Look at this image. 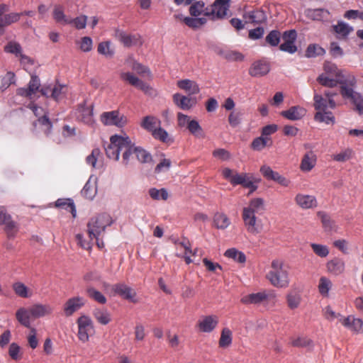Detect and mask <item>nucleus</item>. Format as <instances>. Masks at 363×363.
I'll return each mask as SVG.
<instances>
[{
    "label": "nucleus",
    "mask_w": 363,
    "mask_h": 363,
    "mask_svg": "<svg viewBox=\"0 0 363 363\" xmlns=\"http://www.w3.org/2000/svg\"><path fill=\"white\" fill-rule=\"evenodd\" d=\"M294 201L297 206L302 209H311L316 208L318 201L313 195L298 193L294 198Z\"/></svg>",
    "instance_id": "obj_17"
},
{
    "label": "nucleus",
    "mask_w": 363,
    "mask_h": 363,
    "mask_svg": "<svg viewBox=\"0 0 363 363\" xmlns=\"http://www.w3.org/2000/svg\"><path fill=\"white\" fill-rule=\"evenodd\" d=\"M326 267L328 271L335 275H339L345 271L344 261L337 257L328 262Z\"/></svg>",
    "instance_id": "obj_32"
},
{
    "label": "nucleus",
    "mask_w": 363,
    "mask_h": 363,
    "mask_svg": "<svg viewBox=\"0 0 363 363\" xmlns=\"http://www.w3.org/2000/svg\"><path fill=\"white\" fill-rule=\"evenodd\" d=\"M149 194L152 199L155 200H167L168 199L169 194L167 191L165 189H157L155 188H152L149 190Z\"/></svg>",
    "instance_id": "obj_60"
},
{
    "label": "nucleus",
    "mask_w": 363,
    "mask_h": 363,
    "mask_svg": "<svg viewBox=\"0 0 363 363\" xmlns=\"http://www.w3.org/2000/svg\"><path fill=\"white\" fill-rule=\"evenodd\" d=\"M16 83V75L13 72H7L4 76L0 77L1 91H4L11 84Z\"/></svg>",
    "instance_id": "obj_42"
},
{
    "label": "nucleus",
    "mask_w": 363,
    "mask_h": 363,
    "mask_svg": "<svg viewBox=\"0 0 363 363\" xmlns=\"http://www.w3.org/2000/svg\"><path fill=\"white\" fill-rule=\"evenodd\" d=\"M115 37L125 47H132L135 45H142L143 41L139 34H128L121 30H116Z\"/></svg>",
    "instance_id": "obj_11"
},
{
    "label": "nucleus",
    "mask_w": 363,
    "mask_h": 363,
    "mask_svg": "<svg viewBox=\"0 0 363 363\" xmlns=\"http://www.w3.org/2000/svg\"><path fill=\"white\" fill-rule=\"evenodd\" d=\"M339 321L346 328L352 331L357 333L363 331V321L359 318H355L354 316L349 315L346 318L342 317Z\"/></svg>",
    "instance_id": "obj_21"
},
{
    "label": "nucleus",
    "mask_w": 363,
    "mask_h": 363,
    "mask_svg": "<svg viewBox=\"0 0 363 363\" xmlns=\"http://www.w3.org/2000/svg\"><path fill=\"white\" fill-rule=\"evenodd\" d=\"M353 152L351 149H345L337 154L332 155L333 160L340 162H345L352 157Z\"/></svg>",
    "instance_id": "obj_57"
},
{
    "label": "nucleus",
    "mask_w": 363,
    "mask_h": 363,
    "mask_svg": "<svg viewBox=\"0 0 363 363\" xmlns=\"http://www.w3.org/2000/svg\"><path fill=\"white\" fill-rule=\"evenodd\" d=\"M324 53L325 50L320 46L315 44H311L308 46L305 55L307 57H315L316 56L323 55Z\"/></svg>",
    "instance_id": "obj_56"
},
{
    "label": "nucleus",
    "mask_w": 363,
    "mask_h": 363,
    "mask_svg": "<svg viewBox=\"0 0 363 363\" xmlns=\"http://www.w3.org/2000/svg\"><path fill=\"white\" fill-rule=\"evenodd\" d=\"M100 120L104 125L117 127H123L127 123L126 117L120 114L118 111L104 112L100 116Z\"/></svg>",
    "instance_id": "obj_10"
},
{
    "label": "nucleus",
    "mask_w": 363,
    "mask_h": 363,
    "mask_svg": "<svg viewBox=\"0 0 363 363\" xmlns=\"http://www.w3.org/2000/svg\"><path fill=\"white\" fill-rule=\"evenodd\" d=\"M77 323L78 325L77 336L79 340L82 342H87L89 335L94 332L92 320L86 315H82L77 319Z\"/></svg>",
    "instance_id": "obj_9"
},
{
    "label": "nucleus",
    "mask_w": 363,
    "mask_h": 363,
    "mask_svg": "<svg viewBox=\"0 0 363 363\" xmlns=\"http://www.w3.org/2000/svg\"><path fill=\"white\" fill-rule=\"evenodd\" d=\"M152 135L155 139L159 140L162 143H172L173 142L168 133L160 126L152 133Z\"/></svg>",
    "instance_id": "obj_49"
},
{
    "label": "nucleus",
    "mask_w": 363,
    "mask_h": 363,
    "mask_svg": "<svg viewBox=\"0 0 363 363\" xmlns=\"http://www.w3.org/2000/svg\"><path fill=\"white\" fill-rule=\"evenodd\" d=\"M52 17L56 23L62 25L69 24V18L66 16L64 11V6L60 4L54 6L52 11Z\"/></svg>",
    "instance_id": "obj_33"
},
{
    "label": "nucleus",
    "mask_w": 363,
    "mask_h": 363,
    "mask_svg": "<svg viewBox=\"0 0 363 363\" xmlns=\"http://www.w3.org/2000/svg\"><path fill=\"white\" fill-rule=\"evenodd\" d=\"M337 93L328 90L325 91L323 95L315 94L313 96L314 108L316 113L314 116L315 121L319 123H325L326 124L335 123V117L332 112L328 111V108L334 109L336 107V104L334 97Z\"/></svg>",
    "instance_id": "obj_1"
},
{
    "label": "nucleus",
    "mask_w": 363,
    "mask_h": 363,
    "mask_svg": "<svg viewBox=\"0 0 363 363\" xmlns=\"http://www.w3.org/2000/svg\"><path fill=\"white\" fill-rule=\"evenodd\" d=\"M277 295L272 290H264L257 293H252L242 297L240 301L245 305L254 304L267 305L269 303L273 304L276 302Z\"/></svg>",
    "instance_id": "obj_6"
},
{
    "label": "nucleus",
    "mask_w": 363,
    "mask_h": 363,
    "mask_svg": "<svg viewBox=\"0 0 363 363\" xmlns=\"http://www.w3.org/2000/svg\"><path fill=\"white\" fill-rule=\"evenodd\" d=\"M333 29L335 33L344 38H346L353 30L352 27L343 22H339L336 26H333Z\"/></svg>",
    "instance_id": "obj_58"
},
{
    "label": "nucleus",
    "mask_w": 363,
    "mask_h": 363,
    "mask_svg": "<svg viewBox=\"0 0 363 363\" xmlns=\"http://www.w3.org/2000/svg\"><path fill=\"white\" fill-rule=\"evenodd\" d=\"M53 312V308L50 304L35 303L30 306V313L33 319L50 315Z\"/></svg>",
    "instance_id": "obj_19"
},
{
    "label": "nucleus",
    "mask_w": 363,
    "mask_h": 363,
    "mask_svg": "<svg viewBox=\"0 0 363 363\" xmlns=\"http://www.w3.org/2000/svg\"><path fill=\"white\" fill-rule=\"evenodd\" d=\"M55 206L57 208L65 209L70 212L72 216H76L75 206L72 200L69 199H59L55 201Z\"/></svg>",
    "instance_id": "obj_39"
},
{
    "label": "nucleus",
    "mask_w": 363,
    "mask_h": 363,
    "mask_svg": "<svg viewBox=\"0 0 363 363\" xmlns=\"http://www.w3.org/2000/svg\"><path fill=\"white\" fill-rule=\"evenodd\" d=\"M86 294L91 299L99 303L105 304L107 301L106 298L102 293L92 286H88L86 289Z\"/></svg>",
    "instance_id": "obj_41"
},
{
    "label": "nucleus",
    "mask_w": 363,
    "mask_h": 363,
    "mask_svg": "<svg viewBox=\"0 0 363 363\" xmlns=\"http://www.w3.org/2000/svg\"><path fill=\"white\" fill-rule=\"evenodd\" d=\"M174 243L175 245H178L179 247L184 250V258L186 264L191 263L192 260L191 259L189 255L192 254V251L191 250V245L189 244V240H187L186 239H184L182 241L175 240ZM193 255H195V252H194Z\"/></svg>",
    "instance_id": "obj_52"
},
{
    "label": "nucleus",
    "mask_w": 363,
    "mask_h": 363,
    "mask_svg": "<svg viewBox=\"0 0 363 363\" xmlns=\"http://www.w3.org/2000/svg\"><path fill=\"white\" fill-rule=\"evenodd\" d=\"M260 172L267 180L274 181L284 187L289 186L291 183L289 179L281 175L279 172L273 171L269 166L264 165L261 167Z\"/></svg>",
    "instance_id": "obj_13"
},
{
    "label": "nucleus",
    "mask_w": 363,
    "mask_h": 363,
    "mask_svg": "<svg viewBox=\"0 0 363 363\" xmlns=\"http://www.w3.org/2000/svg\"><path fill=\"white\" fill-rule=\"evenodd\" d=\"M4 51L18 57L22 53V48L18 43L10 41L4 47Z\"/></svg>",
    "instance_id": "obj_61"
},
{
    "label": "nucleus",
    "mask_w": 363,
    "mask_h": 363,
    "mask_svg": "<svg viewBox=\"0 0 363 363\" xmlns=\"http://www.w3.org/2000/svg\"><path fill=\"white\" fill-rule=\"evenodd\" d=\"M96 194V187L89 180L85 184L82 190V194L87 199H93Z\"/></svg>",
    "instance_id": "obj_53"
},
{
    "label": "nucleus",
    "mask_w": 363,
    "mask_h": 363,
    "mask_svg": "<svg viewBox=\"0 0 363 363\" xmlns=\"http://www.w3.org/2000/svg\"><path fill=\"white\" fill-rule=\"evenodd\" d=\"M317 216L320 219L323 227L325 230L330 231L334 229L335 223L327 213L323 211H318Z\"/></svg>",
    "instance_id": "obj_51"
},
{
    "label": "nucleus",
    "mask_w": 363,
    "mask_h": 363,
    "mask_svg": "<svg viewBox=\"0 0 363 363\" xmlns=\"http://www.w3.org/2000/svg\"><path fill=\"white\" fill-rule=\"evenodd\" d=\"M264 210V200L261 198L252 199L247 207L243 208L242 218L247 231L257 235L261 232V228L257 224L256 213Z\"/></svg>",
    "instance_id": "obj_4"
},
{
    "label": "nucleus",
    "mask_w": 363,
    "mask_h": 363,
    "mask_svg": "<svg viewBox=\"0 0 363 363\" xmlns=\"http://www.w3.org/2000/svg\"><path fill=\"white\" fill-rule=\"evenodd\" d=\"M22 13H11L4 15L3 17L2 16H0V31L4 33L3 28L4 27L18 21Z\"/></svg>",
    "instance_id": "obj_37"
},
{
    "label": "nucleus",
    "mask_w": 363,
    "mask_h": 363,
    "mask_svg": "<svg viewBox=\"0 0 363 363\" xmlns=\"http://www.w3.org/2000/svg\"><path fill=\"white\" fill-rule=\"evenodd\" d=\"M97 51L99 54L105 55L106 57H112L114 55L113 50L111 49V42L105 41L99 44Z\"/></svg>",
    "instance_id": "obj_55"
},
{
    "label": "nucleus",
    "mask_w": 363,
    "mask_h": 363,
    "mask_svg": "<svg viewBox=\"0 0 363 363\" xmlns=\"http://www.w3.org/2000/svg\"><path fill=\"white\" fill-rule=\"evenodd\" d=\"M340 91L342 97L350 99L354 106V109L359 114H363V96L354 91L352 84L348 85L345 82H340Z\"/></svg>",
    "instance_id": "obj_8"
},
{
    "label": "nucleus",
    "mask_w": 363,
    "mask_h": 363,
    "mask_svg": "<svg viewBox=\"0 0 363 363\" xmlns=\"http://www.w3.org/2000/svg\"><path fill=\"white\" fill-rule=\"evenodd\" d=\"M9 357L13 360L16 361V360H19L20 359H21L22 354L21 353L20 346L16 342H12L9 345Z\"/></svg>",
    "instance_id": "obj_63"
},
{
    "label": "nucleus",
    "mask_w": 363,
    "mask_h": 363,
    "mask_svg": "<svg viewBox=\"0 0 363 363\" xmlns=\"http://www.w3.org/2000/svg\"><path fill=\"white\" fill-rule=\"evenodd\" d=\"M183 22L189 28L193 29H197L201 28L202 26L206 23V18L205 17L201 18H192V17H184L182 19Z\"/></svg>",
    "instance_id": "obj_45"
},
{
    "label": "nucleus",
    "mask_w": 363,
    "mask_h": 363,
    "mask_svg": "<svg viewBox=\"0 0 363 363\" xmlns=\"http://www.w3.org/2000/svg\"><path fill=\"white\" fill-rule=\"evenodd\" d=\"M4 225V230L9 238H13L16 236L18 231V227L17 223L12 220L11 216Z\"/></svg>",
    "instance_id": "obj_50"
},
{
    "label": "nucleus",
    "mask_w": 363,
    "mask_h": 363,
    "mask_svg": "<svg viewBox=\"0 0 363 363\" xmlns=\"http://www.w3.org/2000/svg\"><path fill=\"white\" fill-rule=\"evenodd\" d=\"M160 125V120L153 116H147L144 117L140 123V126L143 129L150 132L151 134Z\"/></svg>",
    "instance_id": "obj_26"
},
{
    "label": "nucleus",
    "mask_w": 363,
    "mask_h": 363,
    "mask_svg": "<svg viewBox=\"0 0 363 363\" xmlns=\"http://www.w3.org/2000/svg\"><path fill=\"white\" fill-rule=\"evenodd\" d=\"M267 279L276 288L285 289L289 286V268L281 259H274L266 274Z\"/></svg>",
    "instance_id": "obj_3"
},
{
    "label": "nucleus",
    "mask_w": 363,
    "mask_h": 363,
    "mask_svg": "<svg viewBox=\"0 0 363 363\" xmlns=\"http://www.w3.org/2000/svg\"><path fill=\"white\" fill-rule=\"evenodd\" d=\"M306 110L299 106H294L281 112V115L290 121H298L305 116Z\"/></svg>",
    "instance_id": "obj_22"
},
{
    "label": "nucleus",
    "mask_w": 363,
    "mask_h": 363,
    "mask_svg": "<svg viewBox=\"0 0 363 363\" xmlns=\"http://www.w3.org/2000/svg\"><path fill=\"white\" fill-rule=\"evenodd\" d=\"M194 0H186L185 4L186 5L191 4L189 7V13L192 16L197 17L201 14H203L205 16L206 11L208 7H205V3L202 1H197L194 3Z\"/></svg>",
    "instance_id": "obj_29"
},
{
    "label": "nucleus",
    "mask_w": 363,
    "mask_h": 363,
    "mask_svg": "<svg viewBox=\"0 0 363 363\" xmlns=\"http://www.w3.org/2000/svg\"><path fill=\"white\" fill-rule=\"evenodd\" d=\"M301 301V296L296 292H290L286 295L287 306L290 309L297 308Z\"/></svg>",
    "instance_id": "obj_48"
},
{
    "label": "nucleus",
    "mask_w": 363,
    "mask_h": 363,
    "mask_svg": "<svg viewBox=\"0 0 363 363\" xmlns=\"http://www.w3.org/2000/svg\"><path fill=\"white\" fill-rule=\"evenodd\" d=\"M111 223V217L106 213H102L92 218L87 224L89 237L91 240L94 238L98 240L101 234L104 232L106 228Z\"/></svg>",
    "instance_id": "obj_5"
},
{
    "label": "nucleus",
    "mask_w": 363,
    "mask_h": 363,
    "mask_svg": "<svg viewBox=\"0 0 363 363\" xmlns=\"http://www.w3.org/2000/svg\"><path fill=\"white\" fill-rule=\"evenodd\" d=\"M224 255L225 257L233 259L234 261L240 264H244L246 262L245 255L235 248L227 250L224 253Z\"/></svg>",
    "instance_id": "obj_40"
},
{
    "label": "nucleus",
    "mask_w": 363,
    "mask_h": 363,
    "mask_svg": "<svg viewBox=\"0 0 363 363\" xmlns=\"http://www.w3.org/2000/svg\"><path fill=\"white\" fill-rule=\"evenodd\" d=\"M297 34L295 30H290L284 32L282 38L284 43L279 45V50L290 54H294L297 51V47L295 45Z\"/></svg>",
    "instance_id": "obj_12"
},
{
    "label": "nucleus",
    "mask_w": 363,
    "mask_h": 363,
    "mask_svg": "<svg viewBox=\"0 0 363 363\" xmlns=\"http://www.w3.org/2000/svg\"><path fill=\"white\" fill-rule=\"evenodd\" d=\"M311 247L314 253L320 257H326L329 254V250L326 245L312 243Z\"/></svg>",
    "instance_id": "obj_64"
},
{
    "label": "nucleus",
    "mask_w": 363,
    "mask_h": 363,
    "mask_svg": "<svg viewBox=\"0 0 363 363\" xmlns=\"http://www.w3.org/2000/svg\"><path fill=\"white\" fill-rule=\"evenodd\" d=\"M177 84L179 89L184 90L189 95L196 94L200 91L198 84L190 79L179 80L177 82Z\"/></svg>",
    "instance_id": "obj_28"
},
{
    "label": "nucleus",
    "mask_w": 363,
    "mask_h": 363,
    "mask_svg": "<svg viewBox=\"0 0 363 363\" xmlns=\"http://www.w3.org/2000/svg\"><path fill=\"white\" fill-rule=\"evenodd\" d=\"M318 287V291L321 294V296H323V297H328L329 294V291L332 287V282L328 278L325 277H322L319 279Z\"/></svg>",
    "instance_id": "obj_46"
},
{
    "label": "nucleus",
    "mask_w": 363,
    "mask_h": 363,
    "mask_svg": "<svg viewBox=\"0 0 363 363\" xmlns=\"http://www.w3.org/2000/svg\"><path fill=\"white\" fill-rule=\"evenodd\" d=\"M317 81L323 86L333 88L337 86V81L330 78L326 74H320L318 79Z\"/></svg>",
    "instance_id": "obj_62"
},
{
    "label": "nucleus",
    "mask_w": 363,
    "mask_h": 363,
    "mask_svg": "<svg viewBox=\"0 0 363 363\" xmlns=\"http://www.w3.org/2000/svg\"><path fill=\"white\" fill-rule=\"evenodd\" d=\"M88 17L86 15H81L74 18H69V24L76 29L81 30L86 28Z\"/></svg>",
    "instance_id": "obj_59"
},
{
    "label": "nucleus",
    "mask_w": 363,
    "mask_h": 363,
    "mask_svg": "<svg viewBox=\"0 0 363 363\" xmlns=\"http://www.w3.org/2000/svg\"><path fill=\"white\" fill-rule=\"evenodd\" d=\"M111 287L115 294L120 295L125 299L135 302L133 298L135 296L136 294L127 285L124 284H116Z\"/></svg>",
    "instance_id": "obj_25"
},
{
    "label": "nucleus",
    "mask_w": 363,
    "mask_h": 363,
    "mask_svg": "<svg viewBox=\"0 0 363 363\" xmlns=\"http://www.w3.org/2000/svg\"><path fill=\"white\" fill-rule=\"evenodd\" d=\"M329 15L330 12L324 9H308L305 11V16L313 21H323Z\"/></svg>",
    "instance_id": "obj_31"
},
{
    "label": "nucleus",
    "mask_w": 363,
    "mask_h": 363,
    "mask_svg": "<svg viewBox=\"0 0 363 363\" xmlns=\"http://www.w3.org/2000/svg\"><path fill=\"white\" fill-rule=\"evenodd\" d=\"M270 71V65L268 62L260 60L255 61L249 69V74L253 77L264 76Z\"/></svg>",
    "instance_id": "obj_18"
},
{
    "label": "nucleus",
    "mask_w": 363,
    "mask_h": 363,
    "mask_svg": "<svg viewBox=\"0 0 363 363\" xmlns=\"http://www.w3.org/2000/svg\"><path fill=\"white\" fill-rule=\"evenodd\" d=\"M173 101L179 108L183 110L190 109L196 103L195 99L182 96L178 93L173 95Z\"/></svg>",
    "instance_id": "obj_24"
},
{
    "label": "nucleus",
    "mask_w": 363,
    "mask_h": 363,
    "mask_svg": "<svg viewBox=\"0 0 363 363\" xmlns=\"http://www.w3.org/2000/svg\"><path fill=\"white\" fill-rule=\"evenodd\" d=\"M213 223L217 228L225 229L230 225V220L225 213H216L213 217Z\"/></svg>",
    "instance_id": "obj_43"
},
{
    "label": "nucleus",
    "mask_w": 363,
    "mask_h": 363,
    "mask_svg": "<svg viewBox=\"0 0 363 363\" xmlns=\"http://www.w3.org/2000/svg\"><path fill=\"white\" fill-rule=\"evenodd\" d=\"M230 0H216L211 8L207 9L205 16L212 21L222 20L228 15Z\"/></svg>",
    "instance_id": "obj_7"
},
{
    "label": "nucleus",
    "mask_w": 363,
    "mask_h": 363,
    "mask_svg": "<svg viewBox=\"0 0 363 363\" xmlns=\"http://www.w3.org/2000/svg\"><path fill=\"white\" fill-rule=\"evenodd\" d=\"M121 78L128 82L130 85L141 90L145 94H150L152 90V88L147 83L144 82L130 72L121 73Z\"/></svg>",
    "instance_id": "obj_16"
},
{
    "label": "nucleus",
    "mask_w": 363,
    "mask_h": 363,
    "mask_svg": "<svg viewBox=\"0 0 363 363\" xmlns=\"http://www.w3.org/2000/svg\"><path fill=\"white\" fill-rule=\"evenodd\" d=\"M12 289L15 294L21 298H27L33 295L31 290L21 281L14 282L12 284Z\"/></svg>",
    "instance_id": "obj_36"
},
{
    "label": "nucleus",
    "mask_w": 363,
    "mask_h": 363,
    "mask_svg": "<svg viewBox=\"0 0 363 363\" xmlns=\"http://www.w3.org/2000/svg\"><path fill=\"white\" fill-rule=\"evenodd\" d=\"M218 318L216 315H207L203 317L198 323L199 330L203 333H211L217 326Z\"/></svg>",
    "instance_id": "obj_20"
},
{
    "label": "nucleus",
    "mask_w": 363,
    "mask_h": 363,
    "mask_svg": "<svg viewBox=\"0 0 363 363\" xmlns=\"http://www.w3.org/2000/svg\"><path fill=\"white\" fill-rule=\"evenodd\" d=\"M281 37V35L279 30H273L266 36L265 41L270 46L275 47L279 44Z\"/></svg>",
    "instance_id": "obj_54"
},
{
    "label": "nucleus",
    "mask_w": 363,
    "mask_h": 363,
    "mask_svg": "<svg viewBox=\"0 0 363 363\" xmlns=\"http://www.w3.org/2000/svg\"><path fill=\"white\" fill-rule=\"evenodd\" d=\"M233 334L231 330L228 328H224L220 334L219 340V347L225 348L229 347L232 343Z\"/></svg>",
    "instance_id": "obj_44"
},
{
    "label": "nucleus",
    "mask_w": 363,
    "mask_h": 363,
    "mask_svg": "<svg viewBox=\"0 0 363 363\" xmlns=\"http://www.w3.org/2000/svg\"><path fill=\"white\" fill-rule=\"evenodd\" d=\"M186 129L196 138H204V133L199 125V122L196 120H191L188 123Z\"/></svg>",
    "instance_id": "obj_47"
},
{
    "label": "nucleus",
    "mask_w": 363,
    "mask_h": 363,
    "mask_svg": "<svg viewBox=\"0 0 363 363\" xmlns=\"http://www.w3.org/2000/svg\"><path fill=\"white\" fill-rule=\"evenodd\" d=\"M79 115L78 116L79 118L83 121L84 123L88 125H91L94 123V113H93V106H85L84 105H82L79 107Z\"/></svg>",
    "instance_id": "obj_35"
},
{
    "label": "nucleus",
    "mask_w": 363,
    "mask_h": 363,
    "mask_svg": "<svg viewBox=\"0 0 363 363\" xmlns=\"http://www.w3.org/2000/svg\"><path fill=\"white\" fill-rule=\"evenodd\" d=\"M86 301L83 297L74 296L69 298L63 306L65 316L72 315L85 305Z\"/></svg>",
    "instance_id": "obj_14"
},
{
    "label": "nucleus",
    "mask_w": 363,
    "mask_h": 363,
    "mask_svg": "<svg viewBox=\"0 0 363 363\" xmlns=\"http://www.w3.org/2000/svg\"><path fill=\"white\" fill-rule=\"evenodd\" d=\"M317 156L313 151L307 152L303 157L300 164L302 172H308L315 166Z\"/></svg>",
    "instance_id": "obj_23"
},
{
    "label": "nucleus",
    "mask_w": 363,
    "mask_h": 363,
    "mask_svg": "<svg viewBox=\"0 0 363 363\" xmlns=\"http://www.w3.org/2000/svg\"><path fill=\"white\" fill-rule=\"evenodd\" d=\"M40 86V79L35 75H32L27 88L21 87L16 89V94L30 99L39 89Z\"/></svg>",
    "instance_id": "obj_15"
},
{
    "label": "nucleus",
    "mask_w": 363,
    "mask_h": 363,
    "mask_svg": "<svg viewBox=\"0 0 363 363\" xmlns=\"http://www.w3.org/2000/svg\"><path fill=\"white\" fill-rule=\"evenodd\" d=\"M244 18L248 19L252 23L259 24L266 20V15L262 11L255 10L245 13Z\"/></svg>",
    "instance_id": "obj_38"
},
{
    "label": "nucleus",
    "mask_w": 363,
    "mask_h": 363,
    "mask_svg": "<svg viewBox=\"0 0 363 363\" xmlns=\"http://www.w3.org/2000/svg\"><path fill=\"white\" fill-rule=\"evenodd\" d=\"M133 153L141 163H148L152 161V156L147 151L140 147L135 146L134 143L131 142L130 156Z\"/></svg>",
    "instance_id": "obj_30"
},
{
    "label": "nucleus",
    "mask_w": 363,
    "mask_h": 363,
    "mask_svg": "<svg viewBox=\"0 0 363 363\" xmlns=\"http://www.w3.org/2000/svg\"><path fill=\"white\" fill-rule=\"evenodd\" d=\"M16 320L26 328H30V319L33 318L30 313V307L26 308L21 307L16 312Z\"/></svg>",
    "instance_id": "obj_27"
},
{
    "label": "nucleus",
    "mask_w": 363,
    "mask_h": 363,
    "mask_svg": "<svg viewBox=\"0 0 363 363\" xmlns=\"http://www.w3.org/2000/svg\"><path fill=\"white\" fill-rule=\"evenodd\" d=\"M93 316L99 323L103 325H106L111 321V313L105 308H95L93 311Z\"/></svg>",
    "instance_id": "obj_34"
},
{
    "label": "nucleus",
    "mask_w": 363,
    "mask_h": 363,
    "mask_svg": "<svg viewBox=\"0 0 363 363\" xmlns=\"http://www.w3.org/2000/svg\"><path fill=\"white\" fill-rule=\"evenodd\" d=\"M131 140L129 137L118 135H112L110 143L105 148L107 157L113 160H118L120 152H122V164L128 166L130 164Z\"/></svg>",
    "instance_id": "obj_2"
}]
</instances>
